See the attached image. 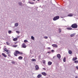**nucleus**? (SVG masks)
<instances>
[{
    "mask_svg": "<svg viewBox=\"0 0 78 78\" xmlns=\"http://www.w3.org/2000/svg\"><path fill=\"white\" fill-rule=\"evenodd\" d=\"M71 27L73 28H77V27H78L77 24L76 23L73 24L71 25Z\"/></svg>",
    "mask_w": 78,
    "mask_h": 78,
    "instance_id": "nucleus-1",
    "label": "nucleus"
},
{
    "mask_svg": "<svg viewBox=\"0 0 78 78\" xmlns=\"http://www.w3.org/2000/svg\"><path fill=\"white\" fill-rule=\"evenodd\" d=\"M59 19V16H57L55 17L53 19V20H54V21H55V20H58Z\"/></svg>",
    "mask_w": 78,
    "mask_h": 78,
    "instance_id": "nucleus-2",
    "label": "nucleus"
},
{
    "mask_svg": "<svg viewBox=\"0 0 78 78\" xmlns=\"http://www.w3.org/2000/svg\"><path fill=\"white\" fill-rule=\"evenodd\" d=\"M15 52L17 53V54H21V55H23V53L22 52H20V51H16Z\"/></svg>",
    "mask_w": 78,
    "mask_h": 78,
    "instance_id": "nucleus-3",
    "label": "nucleus"
},
{
    "mask_svg": "<svg viewBox=\"0 0 78 78\" xmlns=\"http://www.w3.org/2000/svg\"><path fill=\"white\" fill-rule=\"evenodd\" d=\"M35 68L36 69L35 70H38L39 69V66L37 65L35 66Z\"/></svg>",
    "mask_w": 78,
    "mask_h": 78,
    "instance_id": "nucleus-4",
    "label": "nucleus"
},
{
    "mask_svg": "<svg viewBox=\"0 0 78 78\" xmlns=\"http://www.w3.org/2000/svg\"><path fill=\"white\" fill-rule=\"evenodd\" d=\"M75 34H76V33H74L73 34L70 35V36L71 37H74V36H75Z\"/></svg>",
    "mask_w": 78,
    "mask_h": 78,
    "instance_id": "nucleus-5",
    "label": "nucleus"
},
{
    "mask_svg": "<svg viewBox=\"0 0 78 78\" xmlns=\"http://www.w3.org/2000/svg\"><path fill=\"white\" fill-rule=\"evenodd\" d=\"M57 58H58V59H60L61 58V55L59 54H57Z\"/></svg>",
    "mask_w": 78,
    "mask_h": 78,
    "instance_id": "nucleus-6",
    "label": "nucleus"
},
{
    "mask_svg": "<svg viewBox=\"0 0 78 78\" xmlns=\"http://www.w3.org/2000/svg\"><path fill=\"white\" fill-rule=\"evenodd\" d=\"M52 46L53 47H55V48H57L58 47V46L56 44H53L52 45Z\"/></svg>",
    "mask_w": 78,
    "mask_h": 78,
    "instance_id": "nucleus-7",
    "label": "nucleus"
},
{
    "mask_svg": "<svg viewBox=\"0 0 78 78\" xmlns=\"http://www.w3.org/2000/svg\"><path fill=\"white\" fill-rule=\"evenodd\" d=\"M41 74L43 75H44V76H46L47 74L45 72H43L41 73Z\"/></svg>",
    "mask_w": 78,
    "mask_h": 78,
    "instance_id": "nucleus-8",
    "label": "nucleus"
},
{
    "mask_svg": "<svg viewBox=\"0 0 78 78\" xmlns=\"http://www.w3.org/2000/svg\"><path fill=\"white\" fill-rule=\"evenodd\" d=\"M22 46L23 48H25L26 47V45H25V43H23L22 45Z\"/></svg>",
    "mask_w": 78,
    "mask_h": 78,
    "instance_id": "nucleus-9",
    "label": "nucleus"
},
{
    "mask_svg": "<svg viewBox=\"0 0 78 78\" xmlns=\"http://www.w3.org/2000/svg\"><path fill=\"white\" fill-rule=\"evenodd\" d=\"M2 55L3 56H4L5 58H6V57H7V55H6L4 53H2Z\"/></svg>",
    "mask_w": 78,
    "mask_h": 78,
    "instance_id": "nucleus-10",
    "label": "nucleus"
},
{
    "mask_svg": "<svg viewBox=\"0 0 78 78\" xmlns=\"http://www.w3.org/2000/svg\"><path fill=\"white\" fill-rule=\"evenodd\" d=\"M52 64V62H48V65L49 66H51V65Z\"/></svg>",
    "mask_w": 78,
    "mask_h": 78,
    "instance_id": "nucleus-11",
    "label": "nucleus"
},
{
    "mask_svg": "<svg viewBox=\"0 0 78 78\" xmlns=\"http://www.w3.org/2000/svg\"><path fill=\"white\" fill-rule=\"evenodd\" d=\"M66 29L68 30H72V28L71 27H67L66 28Z\"/></svg>",
    "mask_w": 78,
    "mask_h": 78,
    "instance_id": "nucleus-12",
    "label": "nucleus"
},
{
    "mask_svg": "<svg viewBox=\"0 0 78 78\" xmlns=\"http://www.w3.org/2000/svg\"><path fill=\"white\" fill-rule=\"evenodd\" d=\"M41 76H42V75H41V74H39L37 76L38 78H40Z\"/></svg>",
    "mask_w": 78,
    "mask_h": 78,
    "instance_id": "nucleus-13",
    "label": "nucleus"
},
{
    "mask_svg": "<svg viewBox=\"0 0 78 78\" xmlns=\"http://www.w3.org/2000/svg\"><path fill=\"white\" fill-rule=\"evenodd\" d=\"M68 53H69V55H71V54H72V51L70 50H69Z\"/></svg>",
    "mask_w": 78,
    "mask_h": 78,
    "instance_id": "nucleus-14",
    "label": "nucleus"
},
{
    "mask_svg": "<svg viewBox=\"0 0 78 78\" xmlns=\"http://www.w3.org/2000/svg\"><path fill=\"white\" fill-rule=\"evenodd\" d=\"M23 58V57L21 56H19L18 57V59H19L21 60V59H22Z\"/></svg>",
    "mask_w": 78,
    "mask_h": 78,
    "instance_id": "nucleus-15",
    "label": "nucleus"
},
{
    "mask_svg": "<svg viewBox=\"0 0 78 78\" xmlns=\"http://www.w3.org/2000/svg\"><path fill=\"white\" fill-rule=\"evenodd\" d=\"M14 55L16 56H17V53H16V52H14Z\"/></svg>",
    "mask_w": 78,
    "mask_h": 78,
    "instance_id": "nucleus-16",
    "label": "nucleus"
},
{
    "mask_svg": "<svg viewBox=\"0 0 78 78\" xmlns=\"http://www.w3.org/2000/svg\"><path fill=\"white\" fill-rule=\"evenodd\" d=\"M18 25H19V24L18 23H16L15 24V27H17L18 26Z\"/></svg>",
    "mask_w": 78,
    "mask_h": 78,
    "instance_id": "nucleus-17",
    "label": "nucleus"
},
{
    "mask_svg": "<svg viewBox=\"0 0 78 78\" xmlns=\"http://www.w3.org/2000/svg\"><path fill=\"white\" fill-rule=\"evenodd\" d=\"M76 59H77V58L76 57L74 58H73V61H75V60H76Z\"/></svg>",
    "mask_w": 78,
    "mask_h": 78,
    "instance_id": "nucleus-18",
    "label": "nucleus"
},
{
    "mask_svg": "<svg viewBox=\"0 0 78 78\" xmlns=\"http://www.w3.org/2000/svg\"><path fill=\"white\" fill-rule=\"evenodd\" d=\"M18 4L19 5H20V6H22V3L21 2H18Z\"/></svg>",
    "mask_w": 78,
    "mask_h": 78,
    "instance_id": "nucleus-19",
    "label": "nucleus"
},
{
    "mask_svg": "<svg viewBox=\"0 0 78 78\" xmlns=\"http://www.w3.org/2000/svg\"><path fill=\"white\" fill-rule=\"evenodd\" d=\"M13 41H17V38H14L13 39Z\"/></svg>",
    "mask_w": 78,
    "mask_h": 78,
    "instance_id": "nucleus-20",
    "label": "nucleus"
},
{
    "mask_svg": "<svg viewBox=\"0 0 78 78\" xmlns=\"http://www.w3.org/2000/svg\"><path fill=\"white\" fill-rule=\"evenodd\" d=\"M31 39L32 40H33L34 41V37L33 36H31Z\"/></svg>",
    "mask_w": 78,
    "mask_h": 78,
    "instance_id": "nucleus-21",
    "label": "nucleus"
},
{
    "mask_svg": "<svg viewBox=\"0 0 78 78\" xmlns=\"http://www.w3.org/2000/svg\"><path fill=\"white\" fill-rule=\"evenodd\" d=\"M29 3L30 4H31V5H34V3H33V2H29Z\"/></svg>",
    "mask_w": 78,
    "mask_h": 78,
    "instance_id": "nucleus-22",
    "label": "nucleus"
},
{
    "mask_svg": "<svg viewBox=\"0 0 78 78\" xmlns=\"http://www.w3.org/2000/svg\"><path fill=\"white\" fill-rule=\"evenodd\" d=\"M68 16L69 17H72L73 16V15H72L70 14L68 15Z\"/></svg>",
    "mask_w": 78,
    "mask_h": 78,
    "instance_id": "nucleus-23",
    "label": "nucleus"
},
{
    "mask_svg": "<svg viewBox=\"0 0 78 78\" xmlns=\"http://www.w3.org/2000/svg\"><path fill=\"white\" fill-rule=\"evenodd\" d=\"M4 51H6V52H7V51H8V50L6 48H5L4 49Z\"/></svg>",
    "mask_w": 78,
    "mask_h": 78,
    "instance_id": "nucleus-24",
    "label": "nucleus"
},
{
    "mask_svg": "<svg viewBox=\"0 0 78 78\" xmlns=\"http://www.w3.org/2000/svg\"><path fill=\"white\" fill-rule=\"evenodd\" d=\"M32 61H36V59H34V58H33L31 60Z\"/></svg>",
    "mask_w": 78,
    "mask_h": 78,
    "instance_id": "nucleus-25",
    "label": "nucleus"
},
{
    "mask_svg": "<svg viewBox=\"0 0 78 78\" xmlns=\"http://www.w3.org/2000/svg\"><path fill=\"white\" fill-rule=\"evenodd\" d=\"M66 57L64 58V59H63V62H66Z\"/></svg>",
    "mask_w": 78,
    "mask_h": 78,
    "instance_id": "nucleus-26",
    "label": "nucleus"
},
{
    "mask_svg": "<svg viewBox=\"0 0 78 78\" xmlns=\"http://www.w3.org/2000/svg\"><path fill=\"white\" fill-rule=\"evenodd\" d=\"M11 32H12V31H11V30H9L8 31V33L9 34H11Z\"/></svg>",
    "mask_w": 78,
    "mask_h": 78,
    "instance_id": "nucleus-27",
    "label": "nucleus"
},
{
    "mask_svg": "<svg viewBox=\"0 0 78 78\" xmlns=\"http://www.w3.org/2000/svg\"><path fill=\"white\" fill-rule=\"evenodd\" d=\"M75 63H78V60H75L74 61Z\"/></svg>",
    "mask_w": 78,
    "mask_h": 78,
    "instance_id": "nucleus-28",
    "label": "nucleus"
},
{
    "mask_svg": "<svg viewBox=\"0 0 78 78\" xmlns=\"http://www.w3.org/2000/svg\"><path fill=\"white\" fill-rule=\"evenodd\" d=\"M27 42H28V41L26 40H24V42H25V43Z\"/></svg>",
    "mask_w": 78,
    "mask_h": 78,
    "instance_id": "nucleus-29",
    "label": "nucleus"
},
{
    "mask_svg": "<svg viewBox=\"0 0 78 78\" xmlns=\"http://www.w3.org/2000/svg\"><path fill=\"white\" fill-rule=\"evenodd\" d=\"M7 53L8 55H9L10 53V52H9V51H7Z\"/></svg>",
    "mask_w": 78,
    "mask_h": 78,
    "instance_id": "nucleus-30",
    "label": "nucleus"
},
{
    "mask_svg": "<svg viewBox=\"0 0 78 78\" xmlns=\"http://www.w3.org/2000/svg\"><path fill=\"white\" fill-rule=\"evenodd\" d=\"M44 39H48V37H47V36H44Z\"/></svg>",
    "mask_w": 78,
    "mask_h": 78,
    "instance_id": "nucleus-31",
    "label": "nucleus"
},
{
    "mask_svg": "<svg viewBox=\"0 0 78 78\" xmlns=\"http://www.w3.org/2000/svg\"><path fill=\"white\" fill-rule=\"evenodd\" d=\"M17 46H18L17 45H13V47H17Z\"/></svg>",
    "mask_w": 78,
    "mask_h": 78,
    "instance_id": "nucleus-32",
    "label": "nucleus"
},
{
    "mask_svg": "<svg viewBox=\"0 0 78 78\" xmlns=\"http://www.w3.org/2000/svg\"><path fill=\"white\" fill-rule=\"evenodd\" d=\"M58 30H59V33H61V30L60 28H59Z\"/></svg>",
    "mask_w": 78,
    "mask_h": 78,
    "instance_id": "nucleus-33",
    "label": "nucleus"
},
{
    "mask_svg": "<svg viewBox=\"0 0 78 78\" xmlns=\"http://www.w3.org/2000/svg\"><path fill=\"white\" fill-rule=\"evenodd\" d=\"M6 44L8 45H9V43L8 42H6Z\"/></svg>",
    "mask_w": 78,
    "mask_h": 78,
    "instance_id": "nucleus-34",
    "label": "nucleus"
},
{
    "mask_svg": "<svg viewBox=\"0 0 78 78\" xmlns=\"http://www.w3.org/2000/svg\"><path fill=\"white\" fill-rule=\"evenodd\" d=\"M43 64H45V60H43Z\"/></svg>",
    "mask_w": 78,
    "mask_h": 78,
    "instance_id": "nucleus-35",
    "label": "nucleus"
},
{
    "mask_svg": "<svg viewBox=\"0 0 78 78\" xmlns=\"http://www.w3.org/2000/svg\"><path fill=\"white\" fill-rule=\"evenodd\" d=\"M16 33H20V32H19L18 31H16Z\"/></svg>",
    "mask_w": 78,
    "mask_h": 78,
    "instance_id": "nucleus-36",
    "label": "nucleus"
},
{
    "mask_svg": "<svg viewBox=\"0 0 78 78\" xmlns=\"http://www.w3.org/2000/svg\"><path fill=\"white\" fill-rule=\"evenodd\" d=\"M12 64H15V62H12Z\"/></svg>",
    "mask_w": 78,
    "mask_h": 78,
    "instance_id": "nucleus-37",
    "label": "nucleus"
},
{
    "mask_svg": "<svg viewBox=\"0 0 78 78\" xmlns=\"http://www.w3.org/2000/svg\"><path fill=\"white\" fill-rule=\"evenodd\" d=\"M40 58H41V56L40 55H39L38 58L40 59Z\"/></svg>",
    "mask_w": 78,
    "mask_h": 78,
    "instance_id": "nucleus-38",
    "label": "nucleus"
},
{
    "mask_svg": "<svg viewBox=\"0 0 78 78\" xmlns=\"http://www.w3.org/2000/svg\"><path fill=\"white\" fill-rule=\"evenodd\" d=\"M76 69H78V66H76Z\"/></svg>",
    "mask_w": 78,
    "mask_h": 78,
    "instance_id": "nucleus-39",
    "label": "nucleus"
},
{
    "mask_svg": "<svg viewBox=\"0 0 78 78\" xmlns=\"http://www.w3.org/2000/svg\"><path fill=\"white\" fill-rule=\"evenodd\" d=\"M8 56H9V57H11V55L9 54Z\"/></svg>",
    "mask_w": 78,
    "mask_h": 78,
    "instance_id": "nucleus-40",
    "label": "nucleus"
},
{
    "mask_svg": "<svg viewBox=\"0 0 78 78\" xmlns=\"http://www.w3.org/2000/svg\"><path fill=\"white\" fill-rule=\"evenodd\" d=\"M43 69L44 70H46V69H45V68H43Z\"/></svg>",
    "mask_w": 78,
    "mask_h": 78,
    "instance_id": "nucleus-41",
    "label": "nucleus"
},
{
    "mask_svg": "<svg viewBox=\"0 0 78 78\" xmlns=\"http://www.w3.org/2000/svg\"><path fill=\"white\" fill-rule=\"evenodd\" d=\"M51 51V52H53L54 51V50H52Z\"/></svg>",
    "mask_w": 78,
    "mask_h": 78,
    "instance_id": "nucleus-42",
    "label": "nucleus"
},
{
    "mask_svg": "<svg viewBox=\"0 0 78 78\" xmlns=\"http://www.w3.org/2000/svg\"><path fill=\"white\" fill-rule=\"evenodd\" d=\"M19 37H20V36H19L17 37V38H19Z\"/></svg>",
    "mask_w": 78,
    "mask_h": 78,
    "instance_id": "nucleus-43",
    "label": "nucleus"
},
{
    "mask_svg": "<svg viewBox=\"0 0 78 78\" xmlns=\"http://www.w3.org/2000/svg\"><path fill=\"white\" fill-rule=\"evenodd\" d=\"M48 49H49V50H50V48H48Z\"/></svg>",
    "mask_w": 78,
    "mask_h": 78,
    "instance_id": "nucleus-44",
    "label": "nucleus"
},
{
    "mask_svg": "<svg viewBox=\"0 0 78 78\" xmlns=\"http://www.w3.org/2000/svg\"><path fill=\"white\" fill-rule=\"evenodd\" d=\"M48 53H50L51 52H48Z\"/></svg>",
    "mask_w": 78,
    "mask_h": 78,
    "instance_id": "nucleus-45",
    "label": "nucleus"
},
{
    "mask_svg": "<svg viewBox=\"0 0 78 78\" xmlns=\"http://www.w3.org/2000/svg\"><path fill=\"white\" fill-rule=\"evenodd\" d=\"M55 56L53 57V59H54V58H55Z\"/></svg>",
    "mask_w": 78,
    "mask_h": 78,
    "instance_id": "nucleus-46",
    "label": "nucleus"
},
{
    "mask_svg": "<svg viewBox=\"0 0 78 78\" xmlns=\"http://www.w3.org/2000/svg\"><path fill=\"white\" fill-rule=\"evenodd\" d=\"M33 1H36V0H33Z\"/></svg>",
    "mask_w": 78,
    "mask_h": 78,
    "instance_id": "nucleus-47",
    "label": "nucleus"
},
{
    "mask_svg": "<svg viewBox=\"0 0 78 78\" xmlns=\"http://www.w3.org/2000/svg\"><path fill=\"white\" fill-rule=\"evenodd\" d=\"M40 0H37V1H40Z\"/></svg>",
    "mask_w": 78,
    "mask_h": 78,
    "instance_id": "nucleus-48",
    "label": "nucleus"
},
{
    "mask_svg": "<svg viewBox=\"0 0 78 78\" xmlns=\"http://www.w3.org/2000/svg\"><path fill=\"white\" fill-rule=\"evenodd\" d=\"M76 78H77V77H76Z\"/></svg>",
    "mask_w": 78,
    "mask_h": 78,
    "instance_id": "nucleus-49",
    "label": "nucleus"
},
{
    "mask_svg": "<svg viewBox=\"0 0 78 78\" xmlns=\"http://www.w3.org/2000/svg\"><path fill=\"white\" fill-rule=\"evenodd\" d=\"M41 6H40V7H41Z\"/></svg>",
    "mask_w": 78,
    "mask_h": 78,
    "instance_id": "nucleus-50",
    "label": "nucleus"
}]
</instances>
